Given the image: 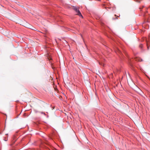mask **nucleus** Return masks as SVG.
<instances>
[{"label":"nucleus","instance_id":"nucleus-1","mask_svg":"<svg viewBox=\"0 0 150 150\" xmlns=\"http://www.w3.org/2000/svg\"><path fill=\"white\" fill-rule=\"evenodd\" d=\"M73 9L76 11V14L79 16L80 17H81L82 18H83V17L81 15L80 12L79 11V8L76 6H73Z\"/></svg>","mask_w":150,"mask_h":150},{"label":"nucleus","instance_id":"nucleus-2","mask_svg":"<svg viewBox=\"0 0 150 150\" xmlns=\"http://www.w3.org/2000/svg\"><path fill=\"white\" fill-rule=\"evenodd\" d=\"M142 14L143 16H144L145 17V18L146 19H148V16H149V15H146V13H147V11H146L145 12H142Z\"/></svg>","mask_w":150,"mask_h":150},{"label":"nucleus","instance_id":"nucleus-3","mask_svg":"<svg viewBox=\"0 0 150 150\" xmlns=\"http://www.w3.org/2000/svg\"><path fill=\"white\" fill-rule=\"evenodd\" d=\"M150 44V35L149 36L148 41H147L146 44L147 48L148 50L149 49V45Z\"/></svg>","mask_w":150,"mask_h":150},{"label":"nucleus","instance_id":"nucleus-4","mask_svg":"<svg viewBox=\"0 0 150 150\" xmlns=\"http://www.w3.org/2000/svg\"><path fill=\"white\" fill-rule=\"evenodd\" d=\"M13 142L14 143L16 140V138L15 136H14L13 138Z\"/></svg>","mask_w":150,"mask_h":150},{"label":"nucleus","instance_id":"nucleus-5","mask_svg":"<svg viewBox=\"0 0 150 150\" xmlns=\"http://www.w3.org/2000/svg\"><path fill=\"white\" fill-rule=\"evenodd\" d=\"M26 113H23V115L24 116V117H26V116H28L27 115H26Z\"/></svg>","mask_w":150,"mask_h":150},{"label":"nucleus","instance_id":"nucleus-6","mask_svg":"<svg viewBox=\"0 0 150 150\" xmlns=\"http://www.w3.org/2000/svg\"><path fill=\"white\" fill-rule=\"evenodd\" d=\"M144 6H143L142 7H140L139 8V9H140V11H142V9L143 8H144Z\"/></svg>","mask_w":150,"mask_h":150},{"label":"nucleus","instance_id":"nucleus-7","mask_svg":"<svg viewBox=\"0 0 150 150\" xmlns=\"http://www.w3.org/2000/svg\"><path fill=\"white\" fill-rule=\"evenodd\" d=\"M29 28L30 29H31L33 30H35V28H33V27H30Z\"/></svg>","mask_w":150,"mask_h":150},{"label":"nucleus","instance_id":"nucleus-8","mask_svg":"<svg viewBox=\"0 0 150 150\" xmlns=\"http://www.w3.org/2000/svg\"><path fill=\"white\" fill-rule=\"evenodd\" d=\"M142 46H143V45L142 44H140L139 46V47L140 48H142Z\"/></svg>","mask_w":150,"mask_h":150},{"label":"nucleus","instance_id":"nucleus-9","mask_svg":"<svg viewBox=\"0 0 150 150\" xmlns=\"http://www.w3.org/2000/svg\"><path fill=\"white\" fill-rule=\"evenodd\" d=\"M137 1L138 2H139L140 1V0H137Z\"/></svg>","mask_w":150,"mask_h":150},{"label":"nucleus","instance_id":"nucleus-10","mask_svg":"<svg viewBox=\"0 0 150 150\" xmlns=\"http://www.w3.org/2000/svg\"><path fill=\"white\" fill-rule=\"evenodd\" d=\"M48 58V59H49V60H50L52 59L51 57H50L49 58Z\"/></svg>","mask_w":150,"mask_h":150},{"label":"nucleus","instance_id":"nucleus-11","mask_svg":"<svg viewBox=\"0 0 150 150\" xmlns=\"http://www.w3.org/2000/svg\"><path fill=\"white\" fill-rule=\"evenodd\" d=\"M5 36H8L7 35H6V34L5 35Z\"/></svg>","mask_w":150,"mask_h":150},{"label":"nucleus","instance_id":"nucleus-12","mask_svg":"<svg viewBox=\"0 0 150 150\" xmlns=\"http://www.w3.org/2000/svg\"><path fill=\"white\" fill-rule=\"evenodd\" d=\"M98 0V1H100V0Z\"/></svg>","mask_w":150,"mask_h":150},{"label":"nucleus","instance_id":"nucleus-13","mask_svg":"<svg viewBox=\"0 0 150 150\" xmlns=\"http://www.w3.org/2000/svg\"><path fill=\"white\" fill-rule=\"evenodd\" d=\"M149 8H150V6H149Z\"/></svg>","mask_w":150,"mask_h":150}]
</instances>
